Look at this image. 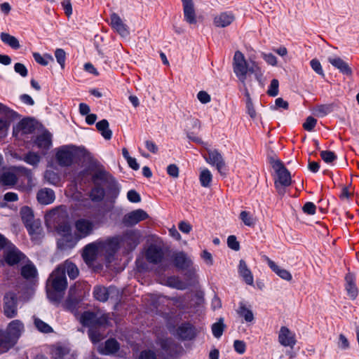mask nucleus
I'll return each instance as SVG.
<instances>
[{
    "label": "nucleus",
    "mask_w": 359,
    "mask_h": 359,
    "mask_svg": "<svg viewBox=\"0 0 359 359\" xmlns=\"http://www.w3.org/2000/svg\"><path fill=\"white\" fill-rule=\"evenodd\" d=\"M233 70L238 80L243 85V87H250L252 88L253 77L251 74H254V79L262 86V72L260 67L255 62L249 66L245 55L239 50H236L233 58Z\"/></svg>",
    "instance_id": "obj_1"
},
{
    "label": "nucleus",
    "mask_w": 359,
    "mask_h": 359,
    "mask_svg": "<svg viewBox=\"0 0 359 359\" xmlns=\"http://www.w3.org/2000/svg\"><path fill=\"white\" fill-rule=\"evenodd\" d=\"M67 287L66 275L62 266H57L50 275L46 283L48 298L53 302L59 301Z\"/></svg>",
    "instance_id": "obj_2"
},
{
    "label": "nucleus",
    "mask_w": 359,
    "mask_h": 359,
    "mask_svg": "<svg viewBox=\"0 0 359 359\" xmlns=\"http://www.w3.org/2000/svg\"><path fill=\"white\" fill-rule=\"evenodd\" d=\"M271 164L276 175L274 182L275 187L278 194H283L284 188L291 184L290 173L280 160H273Z\"/></svg>",
    "instance_id": "obj_3"
},
{
    "label": "nucleus",
    "mask_w": 359,
    "mask_h": 359,
    "mask_svg": "<svg viewBox=\"0 0 359 359\" xmlns=\"http://www.w3.org/2000/svg\"><path fill=\"white\" fill-rule=\"evenodd\" d=\"M80 323L89 329L104 326L108 324L109 316L100 311H85L80 316Z\"/></svg>",
    "instance_id": "obj_4"
},
{
    "label": "nucleus",
    "mask_w": 359,
    "mask_h": 359,
    "mask_svg": "<svg viewBox=\"0 0 359 359\" xmlns=\"http://www.w3.org/2000/svg\"><path fill=\"white\" fill-rule=\"evenodd\" d=\"M20 215L30 234L41 235L42 231L41 222L34 219L33 210L27 206L22 207L20 210Z\"/></svg>",
    "instance_id": "obj_5"
},
{
    "label": "nucleus",
    "mask_w": 359,
    "mask_h": 359,
    "mask_svg": "<svg viewBox=\"0 0 359 359\" xmlns=\"http://www.w3.org/2000/svg\"><path fill=\"white\" fill-rule=\"evenodd\" d=\"M95 179H100L103 182V186L106 187L108 194L114 202L119 194L120 187L116 181L108 172L102 170H98L95 172Z\"/></svg>",
    "instance_id": "obj_6"
},
{
    "label": "nucleus",
    "mask_w": 359,
    "mask_h": 359,
    "mask_svg": "<svg viewBox=\"0 0 359 359\" xmlns=\"http://www.w3.org/2000/svg\"><path fill=\"white\" fill-rule=\"evenodd\" d=\"M165 252L163 245L160 243H151L145 251L147 261L153 264H161L165 257Z\"/></svg>",
    "instance_id": "obj_7"
},
{
    "label": "nucleus",
    "mask_w": 359,
    "mask_h": 359,
    "mask_svg": "<svg viewBox=\"0 0 359 359\" xmlns=\"http://www.w3.org/2000/svg\"><path fill=\"white\" fill-rule=\"evenodd\" d=\"M74 234L79 240L86 238L93 233L95 223L88 219L80 218L74 222Z\"/></svg>",
    "instance_id": "obj_8"
},
{
    "label": "nucleus",
    "mask_w": 359,
    "mask_h": 359,
    "mask_svg": "<svg viewBox=\"0 0 359 359\" xmlns=\"http://www.w3.org/2000/svg\"><path fill=\"white\" fill-rule=\"evenodd\" d=\"M149 217L146 211L142 209H137L126 214L122 222L126 226H133Z\"/></svg>",
    "instance_id": "obj_9"
},
{
    "label": "nucleus",
    "mask_w": 359,
    "mask_h": 359,
    "mask_svg": "<svg viewBox=\"0 0 359 359\" xmlns=\"http://www.w3.org/2000/svg\"><path fill=\"white\" fill-rule=\"evenodd\" d=\"M24 330L23 323L20 320H14L8 324L7 332H4V337H9L12 346H13Z\"/></svg>",
    "instance_id": "obj_10"
},
{
    "label": "nucleus",
    "mask_w": 359,
    "mask_h": 359,
    "mask_svg": "<svg viewBox=\"0 0 359 359\" xmlns=\"http://www.w3.org/2000/svg\"><path fill=\"white\" fill-rule=\"evenodd\" d=\"M4 313L8 318H13L17 316V298L14 293L8 292L4 296Z\"/></svg>",
    "instance_id": "obj_11"
},
{
    "label": "nucleus",
    "mask_w": 359,
    "mask_h": 359,
    "mask_svg": "<svg viewBox=\"0 0 359 359\" xmlns=\"http://www.w3.org/2000/svg\"><path fill=\"white\" fill-rule=\"evenodd\" d=\"M278 342L283 346L292 349L297 344L296 335L288 327L282 326L278 332Z\"/></svg>",
    "instance_id": "obj_12"
},
{
    "label": "nucleus",
    "mask_w": 359,
    "mask_h": 359,
    "mask_svg": "<svg viewBox=\"0 0 359 359\" xmlns=\"http://www.w3.org/2000/svg\"><path fill=\"white\" fill-rule=\"evenodd\" d=\"M139 233L135 231H128L123 236L118 237L121 247L127 250H133L139 243Z\"/></svg>",
    "instance_id": "obj_13"
},
{
    "label": "nucleus",
    "mask_w": 359,
    "mask_h": 359,
    "mask_svg": "<svg viewBox=\"0 0 359 359\" xmlns=\"http://www.w3.org/2000/svg\"><path fill=\"white\" fill-rule=\"evenodd\" d=\"M208 156H204L205 161L211 165L215 166L217 171L222 174V170L225 167V161L221 153L217 149H208Z\"/></svg>",
    "instance_id": "obj_14"
},
{
    "label": "nucleus",
    "mask_w": 359,
    "mask_h": 359,
    "mask_svg": "<svg viewBox=\"0 0 359 359\" xmlns=\"http://www.w3.org/2000/svg\"><path fill=\"white\" fill-rule=\"evenodd\" d=\"M184 20L190 25L197 23V17L193 0H181Z\"/></svg>",
    "instance_id": "obj_15"
},
{
    "label": "nucleus",
    "mask_w": 359,
    "mask_h": 359,
    "mask_svg": "<svg viewBox=\"0 0 359 359\" xmlns=\"http://www.w3.org/2000/svg\"><path fill=\"white\" fill-rule=\"evenodd\" d=\"M94 183V187L92 188L89 193V198L93 202H101L105 196V191L103 186V182L100 179H95V173L92 177Z\"/></svg>",
    "instance_id": "obj_16"
},
{
    "label": "nucleus",
    "mask_w": 359,
    "mask_h": 359,
    "mask_svg": "<svg viewBox=\"0 0 359 359\" xmlns=\"http://www.w3.org/2000/svg\"><path fill=\"white\" fill-rule=\"evenodd\" d=\"M111 27L122 37L129 35L128 27L123 22L121 17L116 13H113L110 15Z\"/></svg>",
    "instance_id": "obj_17"
},
{
    "label": "nucleus",
    "mask_w": 359,
    "mask_h": 359,
    "mask_svg": "<svg viewBox=\"0 0 359 359\" xmlns=\"http://www.w3.org/2000/svg\"><path fill=\"white\" fill-rule=\"evenodd\" d=\"M100 252H104L108 257L114 254L121 247L118 237L110 238L106 241H100Z\"/></svg>",
    "instance_id": "obj_18"
},
{
    "label": "nucleus",
    "mask_w": 359,
    "mask_h": 359,
    "mask_svg": "<svg viewBox=\"0 0 359 359\" xmlns=\"http://www.w3.org/2000/svg\"><path fill=\"white\" fill-rule=\"evenodd\" d=\"M235 19V15L232 12H221L215 15L213 24L217 27L224 28L229 26Z\"/></svg>",
    "instance_id": "obj_19"
},
{
    "label": "nucleus",
    "mask_w": 359,
    "mask_h": 359,
    "mask_svg": "<svg viewBox=\"0 0 359 359\" xmlns=\"http://www.w3.org/2000/svg\"><path fill=\"white\" fill-rule=\"evenodd\" d=\"M56 158L61 166H69L73 162V151L69 147H63L57 151Z\"/></svg>",
    "instance_id": "obj_20"
},
{
    "label": "nucleus",
    "mask_w": 359,
    "mask_h": 359,
    "mask_svg": "<svg viewBox=\"0 0 359 359\" xmlns=\"http://www.w3.org/2000/svg\"><path fill=\"white\" fill-rule=\"evenodd\" d=\"M98 252H100V242L90 243L84 248L82 257L86 264H91Z\"/></svg>",
    "instance_id": "obj_21"
},
{
    "label": "nucleus",
    "mask_w": 359,
    "mask_h": 359,
    "mask_svg": "<svg viewBox=\"0 0 359 359\" xmlns=\"http://www.w3.org/2000/svg\"><path fill=\"white\" fill-rule=\"evenodd\" d=\"M177 336L182 340H191L197 334L196 327L189 323H182L177 330Z\"/></svg>",
    "instance_id": "obj_22"
},
{
    "label": "nucleus",
    "mask_w": 359,
    "mask_h": 359,
    "mask_svg": "<svg viewBox=\"0 0 359 359\" xmlns=\"http://www.w3.org/2000/svg\"><path fill=\"white\" fill-rule=\"evenodd\" d=\"M25 258V255L15 247L10 248L4 252L6 262L11 266L18 264Z\"/></svg>",
    "instance_id": "obj_23"
},
{
    "label": "nucleus",
    "mask_w": 359,
    "mask_h": 359,
    "mask_svg": "<svg viewBox=\"0 0 359 359\" xmlns=\"http://www.w3.org/2000/svg\"><path fill=\"white\" fill-rule=\"evenodd\" d=\"M116 292V289L113 287H105L97 285L94 287L93 294L95 298L100 302H106L109 297Z\"/></svg>",
    "instance_id": "obj_24"
},
{
    "label": "nucleus",
    "mask_w": 359,
    "mask_h": 359,
    "mask_svg": "<svg viewBox=\"0 0 359 359\" xmlns=\"http://www.w3.org/2000/svg\"><path fill=\"white\" fill-rule=\"evenodd\" d=\"M79 241V239L76 238L74 233L61 236V238L57 240V248L61 250L72 249Z\"/></svg>",
    "instance_id": "obj_25"
},
{
    "label": "nucleus",
    "mask_w": 359,
    "mask_h": 359,
    "mask_svg": "<svg viewBox=\"0 0 359 359\" xmlns=\"http://www.w3.org/2000/svg\"><path fill=\"white\" fill-rule=\"evenodd\" d=\"M329 62L337 68L341 74L346 76L352 74V69L347 62L339 57H332L328 58Z\"/></svg>",
    "instance_id": "obj_26"
},
{
    "label": "nucleus",
    "mask_w": 359,
    "mask_h": 359,
    "mask_svg": "<svg viewBox=\"0 0 359 359\" xmlns=\"http://www.w3.org/2000/svg\"><path fill=\"white\" fill-rule=\"evenodd\" d=\"M36 198L39 203L48 205L54 201L55 196L54 191L51 189L43 188L38 191Z\"/></svg>",
    "instance_id": "obj_27"
},
{
    "label": "nucleus",
    "mask_w": 359,
    "mask_h": 359,
    "mask_svg": "<svg viewBox=\"0 0 359 359\" xmlns=\"http://www.w3.org/2000/svg\"><path fill=\"white\" fill-rule=\"evenodd\" d=\"M156 343L168 355L173 356L176 352L178 345L170 338H158Z\"/></svg>",
    "instance_id": "obj_28"
},
{
    "label": "nucleus",
    "mask_w": 359,
    "mask_h": 359,
    "mask_svg": "<svg viewBox=\"0 0 359 359\" xmlns=\"http://www.w3.org/2000/svg\"><path fill=\"white\" fill-rule=\"evenodd\" d=\"M266 260L267 261V263L269 267L271 269V270L274 273H276L280 278L287 281L291 280L292 275L287 270L280 268L269 257H266Z\"/></svg>",
    "instance_id": "obj_29"
},
{
    "label": "nucleus",
    "mask_w": 359,
    "mask_h": 359,
    "mask_svg": "<svg viewBox=\"0 0 359 359\" xmlns=\"http://www.w3.org/2000/svg\"><path fill=\"white\" fill-rule=\"evenodd\" d=\"M174 264L180 269H185L191 265L192 262L185 253L180 252L175 255Z\"/></svg>",
    "instance_id": "obj_30"
},
{
    "label": "nucleus",
    "mask_w": 359,
    "mask_h": 359,
    "mask_svg": "<svg viewBox=\"0 0 359 359\" xmlns=\"http://www.w3.org/2000/svg\"><path fill=\"white\" fill-rule=\"evenodd\" d=\"M120 348L118 342L114 339H109L104 343L103 348H100L99 351L104 355H111L116 353Z\"/></svg>",
    "instance_id": "obj_31"
},
{
    "label": "nucleus",
    "mask_w": 359,
    "mask_h": 359,
    "mask_svg": "<svg viewBox=\"0 0 359 359\" xmlns=\"http://www.w3.org/2000/svg\"><path fill=\"white\" fill-rule=\"evenodd\" d=\"M238 271L240 275L243 277L244 281L248 285H253V276L250 270L248 269L246 262L243 259H241L239 262Z\"/></svg>",
    "instance_id": "obj_32"
},
{
    "label": "nucleus",
    "mask_w": 359,
    "mask_h": 359,
    "mask_svg": "<svg viewBox=\"0 0 359 359\" xmlns=\"http://www.w3.org/2000/svg\"><path fill=\"white\" fill-rule=\"evenodd\" d=\"M346 280V290L349 297L354 299L358 295V289L355 284V277L353 274L348 273L345 277Z\"/></svg>",
    "instance_id": "obj_33"
},
{
    "label": "nucleus",
    "mask_w": 359,
    "mask_h": 359,
    "mask_svg": "<svg viewBox=\"0 0 359 359\" xmlns=\"http://www.w3.org/2000/svg\"><path fill=\"white\" fill-rule=\"evenodd\" d=\"M97 130L101 133L105 140H110L112 136V131L109 128V122L102 119L96 123Z\"/></svg>",
    "instance_id": "obj_34"
},
{
    "label": "nucleus",
    "mask_w": 359,
    "mask_h": 359,
    "mask_svg": "<svg viewBox=\"0 0 359 359\" xmlns=\"http://www.w3.org/2000/svg\"><path fill=\"white\" fill-rule=\"evenodd\" d=\"M58 266L62 267V271L65 274L66 271L71 279H75L79 275V269L76 266L71 262L66 261Z\"/></svg>",
    "instance_id": "obj_35"
},
{
    "label": "nucleus",
    "mask_w": 359,
    "mask_h": 359,
    "mask_svg": "<svg viewBox=\"0 0 359 359\" xmlns=\"http://www.w3.org/2000/svg\"><path fill=\"white\" fill-rule=\"evenodd\" d=\"M239 219L244 225L249 227H254L257 223L256 217L250 212L246 210H243L240 212Z\"/></svg>",
    "instance_id": "obj_36"
},
{
    "label": "nucleus",
    "mask_w": 359,
    "mask_h": 359,
    "mask_svg": "<svg viewBox=\"0 0 359 359\" xmlns=\"http://www.w3.org/2000/svg\"><path fill=\"white\" fill-rule=\"evenodd\" d=\"M35 144L40 149H48L51 145L50 135L48 133H43L39 135L35 140Z\"/></svg>",
    "instance_id": "obj_37"
},
{
    "label": "nucleus",
    "mask_w": 359,
    "mask_h": 359,
    "mask_svg": "<svg viewBox=\"0 0 359 359\" xmlns=\"http://www.w3.org/2000/svg\"><path fill=\"white\" fill-rule=\"evenodd\" d=\"M0 37H1V41L4 43L7 44L12 48L15 49V50L20 48V45L19 41L15 36H11V34H9L8 33L2 32L0 35Z\"/></svg>",
    "instance_id": "obj_38"
},
{
    "label": "nucleus",
    "mask_w": 359,
    "mask_h": 359,
    "mask_svg": "<svg viewBox=\"0 0 359 359\" xmlns=\"http://www.w3.org/2000/svg\"><path fill=\"white\" fill-rule=\"evenodd\" d=\"M13 116H0V138L4 137L8 133Z\"/></svg>",
    "instance_id": "obj_39"
},
{
    "label": "nucleus",
    "mask_w": 359,
    "mask_h": 359,
    "mask_svg": "<svg viewBox=\"0 0 359 359\" xmlns=\"http://www.w3.org/2000/svg\"><path fill=\"white\" fill-rule=\"evenodd\" d=\"M166 285L181 290H185L187 287V285L185 283L182 281L179 277L175 276H170L167 278Z\"/></svg>",
    "instance_id": "obj_40"
},
{
    "label": "nucleus",
    "mask_w": 359,
    "mask_h": 359,
    "mask_svg": "<svg viewBox=\"0 0 359 359\" xmlns=\"http://www.w3.org/2000/svg\"><path fill=\"white\" fill-rule=\"evenodd\" d=\"M199 180L202 187H209L212 180V175L208 169H202L200 173Z\"/></svg>",
    "instance_id": "obj_41"
},
{
    "label": "nucleus",
    "mask_w": 359,
    "mask_h": 359,
    "mask_svg": "<svg viewBox=\"0 0 359 359\" xmlns=\"http://www.w3.org/2000/svg\"><path fill=\"white\" fill-rule=\"evenodd\" d=\"M250 87L243 88L245 96L246 97V107L248 109V113L252 118H255L256 117V111L252 104V99L250 97V95L249 93Z\"/></svg>",
    "instance_id": "obj_42"
},
{
    "label": "nucleus",
    "mask_w": 359,
    "mask_h": 359,
    "mask_svg": "<svg viewBox=\"0 0 359 359\" xmlns=\"http://www.w3.org/2000/svg\"><path fill=\"white\" fill-rule=\"evenodd\" d=\"M21 275L26 279L35 278L37 271L32 264H28L22 267Z\"/></svg>",
    "instance_id": "obj_43"
},
{
    "label": "nucleus",
    "mask_w": 359,
    "mask_h": 359,
    "mask_svg": "<svg viewBox=\"0 0 359 359\" xmlns=\"http://www.w3.org/2000/svg\"><path fill=\"white\" fill-rule=\"evenodd\" d=\"M33 57L37 63L43 66H46L54 61L53 56L49 54L42 55L39 53H34Z\"/></svg>",
    "instance_id": "obj_44"
},
{
    "label": "nucleus",
    "mask_w": 359,
    "mask_h": 359,
    "mask_svg": "<svg viewBox=\"0 0 359 359\" xmlns=\"http://www.w3.org/2000/svg\"><path fill=\"white\" fill-rule=\"evenodd\" d=\"M21 159L31 165L37 166L40 162L41 157L36 153L30 151L26 154Z\"/></svg>",
    "instance_id": "obj_45"
},
{
    "label": "nucleus",
    "mask_w": 359,
    "mask_h": 359,
    "mask_svg": "<svg viewBox=\"0 0 359 359\" xmlns=\"http://www.w3.org/2000/svg\"><path fill=\"white\" fill-rule=\"evenodd\" d=\"M225 325L224 324V319L220 318L219 320L212 325V332L216 338H219L224 330Z\"/></svg>",
    "instance_id": "obj_46"
},
{
    "label": "nucleus",
    "mask_w": 359,
    "mask_h": 359,
    "mask_svg": "<svg viewBox=\"0 0 359 359\" xmlns=\"http://www.w3.org/2000/svg\"><path fill=\"white\" fill-rule=\"evenodd\" d=\"M237 312L240 316H243L247 322H252L254 320L252 311L246 308L243 303L240 304Z\"/></svg>",
    "instance_id": "obj_47"
},
{
    "label": "nucleus",
    "mask_w": 359,
    "mask_h": 359,
    "mask_svg": "<svg viewBox=\"0 0 359 359\" xmlns=\"http://www.w3.org/2000/svg\"><path fill=\"white\" fill-rule=\"evenodd\" d=\"M44 179L53 185H57L60 182V175L53 170H46L44 173Z\"/></svg>",
    "instance_id": "obj_48"
},
{
    "label": "nucleus",
    "mask_w": 359,
    "mask_h": 359,
    "mask_svg": "<svg viewBox=\"0 0 359 359\" xmlns=\"http://www.w3.org/2000/svg\"><path fill=\"white\" fill-rule=\"evenodd\" d=\"M12 347L8 337H4V331L0 329V351L6 352Z\"/></svg>",
    "instance_id": "obj_49"
},
{
    "label": "nucleus",
    "mask_w": 359,
    "mask_h": 359,
    "mask_svg": "<svg viewBox=\"0 0 359 359\" xmlns=\"http://www.w3.org/2000/svg\"><path fill=\"white\" fill-rule=\"evenodd\" d=\"M17 177L16 175L10 172H6L3 173V175L1 177V181L4 185H14L17 182Z\"/></svg>",
    "instance_id": "obj_50"
},
{
    "label": "nucleus",
    "mask_w": 359,
    "mask_h": 359,
    "mask_svg": "<svg viewBox=\"0 0 359 359\" xmlns=\"http://www.w3.org/2000/svg\"><path fill=\"white\" fill-rule=\"evenodd\" d=\"M18 128L21 130L23 133L27 134L32 133L34 130L32 122L29 119H22L18 125Z\"/></svg>",
    "instance_id": "obj_51"
},
{
    "label": "nucleus",
    "mask_w": 359,
    "mask_h": 359,
    "mask_svg": "<svg viewBox=\"0 0 359 359\" xmlns=\"http://www.w3.org/2000/svg\"><path fill=\"white\" fill-rule=\"evenodd\" d=\"M34 325L41 332L49 333L53 331V329L47 323H44L39 318H34Z\"/></svg>",
    "instance_id": "obj_52"
},
{
    "label": "nucleus",
    "mask_w": 359,
    "mask_h": 359,
    "mask_svg": "<svg viewBox=\"0 0 359 359\" xmlns=\"http://www.w3.org/2000/svg\"><path fill=\"white\" fill-rule=\"evenodd\" d=\"M88 336L93 344H97L104 339V335L95 328L89 329Z\"/></svg>",
    "instance_id": "obj_53"
},
{
    "label": "nucleus",
    "mask_w": 359,
    "mask_h": 359,
    "mask_svg": "<svg viewBox=\"0 0 359 359\" xmlns=\"http://www.w3.org/2000/svg\"><path fill=\"white\" fill-rule=\"evenodd\" d=\"M57 231L61 236L72 234L71 226L67 222L60 224L57 228Z\"/></svg>",
    "instance_id": "obj_54"
},
{
    "label": "nucleus",
    "mask_w": 359,
    "mask_h": 359,
    "mask_svg": "<svg viewBox=\"0 0 359 359\" xmlns=\"http://www.w3.org/2000/svg\"><path fill=\"white\" fill-rule=\"evenodd\" d=\"M68 353V350L62 347H56L52 351V356L54 359H65V356Z\"/></svg>",
    "instance_id": "obj_55"
},
{
    "label": "nucleus",
    "mask_w": 359,
    "mask_h": 359,
    "mask_svg": "<svg viewBox=\"0 0 359 359\" xmlns=\"http://www.w3.org/2000/svg\"><path fill=\"white\" fill-rule=\"evenodd\" d=\"M55 56L57 62L60 65L61 67L63 69L65 67V59H66V53L65 50L62 48H57L55 51Z\"/></svg>",
    "instance_id": "obj_56"
},
{
    "label": "nucleus",
    "mask_w": 359,
    "mask_h": 359,
    "mask_svg": "<svg viewBox=\"0 0 359 359\" xmlns=\"http://www.w3.org/2000/svg\"><path fill=\"white\" fill-rule=\"evenodd\" d=\"M332 109V105L328 104H322L318 106L315 111L316 114L318 116H323L327 115L328 113H330Z\"/></svg>",
    "instance_id": "obj_57"
},
{
    "label": "nucleus",
    "mask_w": 359,
    "mask_h": 359,
    "mask_svg": "<svg viewBox=\"0 0 359 359\" xmlns=\"http://www.w3.org/2000/svg\"><path fill=\"white\" fill-rule=\"evenodd\" d=\"M279 82L274 79L271 81L267 94L271 97H276L278 94Z\"/></svg>",
    "instance_id": "obj_58"
},
{
    "label": "nucleus",
    "mask_w": 359,
    "mask_h": 359,
    "mask_svg": "<svg viewBox=\"0 0 359 359\" xmlns=\"http://www.w3.org/2000/svg\"><path fill=\"white\" fill-rule=\"evenodd\" d=\"M227 245L229 248L238 251L240 250V243L237 241V238L235 236L231 235L229 236L227 238Z\"/></svg>",
    "instance_id": "obj_59"
},
{
    "label": "nucleus",
    "mask_w": 359,
    "mask_h": 359,
    "mask_svg": "<svg viewBox=\"0 0 359 359\" xmlns=\"http://www.w3.org/2000/svg\"><path fill=\"white\" fill-rule=\"evenodd\" d=\"M320 156L322 159L326 163H332L337 158L334 153L331 151H322L320 152Z\"/></svg>",
    "instance_id": "obj_60"
},
{
    "label": "nucleus",
    "mask_w": 359,
    "mask_h": 359,
    "mask_svg": "<svg viewBox=\"0 0 359 359\" xmlns=\"http://www.w3.org/2000/svg\"><path fill=\"white\" fill-rule=\"evenodd\" d=\"M317 121L312 116H309L303 124L304 128L307 131H311L316 126Z\"/></svg>",
    "instance_id": "obj_61"
},
{
    "label": "nucleus",
    "mask_w": 359,
    "mask_h": 359,
    "mask_svg": "<svg viewBox=\"0 0 359 359\" xmlns=\"http://www.w3.org/2000/svg\"><path fill=\"white\" fill-rule=\"evenodd\" d=\"M233 348L239 354H243L245 352L246 344L243 341L235 340L233 342Z\"/></svg>",
    "instance_id": "obj_62"
},
{
    "label": "nucleus",
    "mask_w": 359,
    "mask_h": 359,
    "mask_svg": "<svg viewBox=\"0 0 359 359\" xmlns=\"http://www.w3.org/2000/svg\"><path fill=\"white\" fill-rule=\"evenodd\" d=\"M167 172L170 177L177 178L179 177L180 170L176 164H170L167 167Z\"/></svg>",
    "instance_id": "obj_63"
},
{
    "label": "nucleus",
    "mask_w": 359,
    "mask_h": 359,
    "mask_svg": "<svg viewBox=\"0 0 359 359\" xmlns=\"http://www.w3.org/2000/svg\"><path fill=\"white\" fill-rule=\"evenodd\" d=\"M139 359H156V355L153 351L145 350L140 353Z\"/></svg>",
    "instance_id": "obj_64"
}]
</instances>
